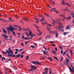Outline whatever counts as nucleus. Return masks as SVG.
I'll list each match as a JSON object with an SVG mask.
<instances>
[{"label": "nucleus", "mask_w": 74, "mask_h": 74, "mask_svg": "<svg viewBox=\"0 0 74 74\" xmlns=\"http://www.w3.org/2000/svg\"><path fill=\"white\" fill-rule=\"evenodd\" d=\"M8 50H6V52L7 53H8V56L10 57H12V58H14V57H17V58H19L21 55L20 54H17V55H15L14 54L13 55V51H12L11 50V48L9 47L8 48Z\"/></svg>", "instance_id": "f257e3e1"}, {"label": "nucleus", "mask_w": 74, "mask_h": 74, "mask_svg": "<svg viewBox=\"0 0 74 74\" xmlns=\"http://www.w3.org/2000/svg\"><path fill=\"white\" fill-rule=\"evenodd\" d=\"M61 28V29L60 30V32H64V26L61 23H60L59 24V28L58 29V30H59Z\"/></svg>", "instance_id": "f03ea898"}, {"label": "nucleus", "mask_w": 74, "mask_h": 74, "mask_svg": "<svg viewBox=\"0 0 74 74\" xmlns=\"http://www.w3.org/2000/svg\"><path fill=\"white\" fill-rule=\"evenodd\" d=\"M6 29L7 30H10V32H12V31H14L15 30L14 29V28L12 27V26L11 25H10L9 26V27L6 28Z\"/></svg>", "instance_id": "7ed1b4c3"}, {"label": "nucleus", "mask_w": 74, "mask_h": 74, "mask_svg": "<svg viewBox=\"0 0 74 74\" xmlns=\"http://www.w3.org/2000/svg\"><path fill=\"white\" fill-rule=\"evenodd\" d=\"M29 67H31V69L29 70V71H33L34 70L37 69L36 67L34 65H31Z\"/></svg>", "instance_id": "20e7f679"}, {"label": "nucleus", "mask_w": 74, "mask_h": 74, "mask_svg": "<svg viewBox=\"0 0 74 74\" xmlns=\"http://www.w3.org/2000/svg\"><path fill=\"white\" fill-rule=\"evenodd\" d=\"M1 36L4 37V38L5 39V40H8V36L7 35L5 34H2Z\"/></svg>", "instance_id": "39448f33"}, {"label": "nucleus", "mask_w": 74, "mask_h": 74, "mask_svg": "<svg viewBox=\"0 0 74 74\" xmlns=\"http://www.w3.org/2000/svg\"><path fill=\"white\" fill-rule=\"evenodd\" d=\"M72 64H71V67H72V69H71V67H70V66L69 67V68H70V71H71V72H72V73H74V67H73V66L72 65H71Z\"/></svg>", "instance_id": "423d86ee"}, {"label": "nucleus", "mask_w": 74, "mask_h": 74, "mask_svg": "<svg viewBox=\"0 0 74 74\" xmlns=\"http://www.w3.org/2000/svg\"><path fill=\"white\" fill-rule=\"evenodd\" d=\"M53 11V12H56V13H57V14H59V12H57V10H56V8H53V9L51 10V12H52V11Z\"/></svg>", "instance_id": "0eeeda50"}, {"label": "nucleus", "mask_w": 74, "mask_h": 74, "mask_svg": "<svg viewBox=\"0 0 74 74\" xmlns=\"http://www.w3.org/2000/svg\"><path fill=\"white\" fill-rule=\"evenodd\" d=\"M32 63L33 64H38V65H40L41 64L40 63L37 61H34V62L32 61Z\"/></svg>", "instance_id": "6e6552de"}, {"label": "nucleus", "mask_w": 74, "mask_h": 74, "mask_svg": "<svg viewBox=\"0 0 74 74\" xmlns=\"http://www.w3.org/2000/svg\"><path fill=\"white\" fill-rule=\"evenodd\" d=\"M48 71V68H45V73H46V74H47Z\"/></svg>", "instance_id": "1a4fd4ad"}, {"label": "nucleus", "mask_w": 74, "mask_h": 74, "mask_svg": "<svg viewBox=\"0 0 74 74\" xmlns=\"http://www.w3.org/2000/svg\"><path fill=\"white\" fill-rule=\"evenodd\" d=\"M2 29L4 33L5 34H7V31L6 30H5L4 29L2 28Z\"/></svg>", "instance_id": "9d476101"}, {"label": "nucleus", "mask_w": 74, "mask_h": 74, "mask_svg": "<svg viewBox=\"0 0 74 74\" xmlns=\"http://www.w3.org/2000/svg\"><path fill=\"white\" fill-rule=\"evenodd\" d=\"M18 29H19L18 31H22V28L21 27L19 26H18Z\"/></svg>", "instance_id": "9b49d317"}, {"label": "nucleus", "mask_w": 74, "mask_h": 74, "mask_svg": "<svg viewBox=\"0 0 74 74\" xmlns=\"http://www.w3.org/2000/svg\"><path fill=\"white\" fill-rule=\"evenodd\" d=\"M40 22H44V21H45V19L44 18H42L40 20Z\"/></svg>", "instance_id": "f8f14e48"}, {"label": "nucleus", "mask_w": 74, "mask_h": 74, "mask_svg": "<svg viewBox=\"0 0 74 74\" xmlns=\"http://www.w3.org/2000/svg\"><path fill=\"white\" fill-rule=\"evenodd\" d=\"M34 26H35L37 28V29H40V27H39L37 26V25H35L34 24Z\"/></svg>", "instance_id": "ddd939ff"}, {"label": "nucleus", "mask_w": 74, "mask_h": 74, "mask_svg": "<svg viewBox=\"0 0 74 74\" xmlns=\"http://www.w3.org/2000/svg\"><path fill=\"white\" fill-rule=\"evenodd\" d=\"M12 32V33L13 34L14 36H16V34H15V33L14 32H12H12Z\"/></svg>", "instance_id": "4468645a"}, {"label": "nucleus", "mask_w": 74, "mask_h": 74, "mask_svg": "<svg viewBox=\"0 0 74 74\" xmlns=\"http://www.w3.org/2000/svg\"><path fill=\"white\" fill-rule=\"evenodd\" d=\"M48 59H49V60L50 62H52V58L48 57Z\"/></svg>", "instance_id": "2eb2a0df"}, {"label": "nucleus", "mask_w": 74, "mask_h": 74, "mask_svg": "<svg viewBox=\"0 0 74 74\" xmlns=\"http://www.w3.org/2000/svg\"><path fill=\"white\" fill-rule=\"evenodd\" d=\"M25 34H26L27 37H29V33H28L25 32Z\"/></svg>", "instance_id": "dca6fc26"}, {"label": "nucleus", "mask_w": 74, "mask_h": 74, "mask_svg": "<svg viewBox=\"0 0 74 74\" xmlns=\"http://www.w3.org/2000/svg\"><path fill=\"white\" fill-rule=\"evenodd\" d=\"M64 11H66V10H68V11H69L70 12V11H69V10H68V9H64L63 10H62Z\"/></svg>", "instance_id": "f3484780"}, {"label": "nucleus", "mask_w": 74, "mask_h": 74, "mask_svg": "<svg viewBox=\"0 0 74 74\" xmlns=\"http://www.w3.org/2000/svg\"><path fill=\"white\" fill-rule=\"evenodd\" d=\"M66 30H69L70 29V27L68 26H66Z\"/></svg>", "instance_id": "a211bd4d"}, {"label": "nucleus", "mask_w": 74, "mask_h": 74, "mask_svg": "<svg viewBox=\"0 0 74 74\" xmlns=\"http://www.w3.org/2000/svg\"><path fill=\"white\" fill-rule=\"evenodd\" d=\"M52 21L53 22V23H52V24L53 25V26H54L55 25H54V24H55V23H56V22L55 21L53 20H52Z\"/></svg>", "instance_id": "6ab92c4d"}, {"label": "nucleus", "mask_w": 74, "mask_h": 74, "mask_svg": "<svg viewBox=\"0 0 74 74\" xmlns=\"http://www.w3.org/2000/svg\"><path fill=\"white\" fill-rule=\"evenodd\" d=\"M64 2H65V1L64 0H62V3L61 4H62L64 5V4H65V3H64Z\"/></svg>", "instance_id": "aec40b11"}, {"label": "nucleus", "mask_w": 74, "mask_h": 74, "mask_svg": "<svg viewBox=\"0 0 74 74\" xmlns=\"http://www.w3.org/2000/svg\"><path fill=\"white\" fill-rule=\"evenodd\" d=\"M3 54H5V55H7V52H6L4 51H3L2 52Z\"/></svg>", "instance_id": "412c9836"}, {"label": "nucleus", "mask_w": 74, "mask_h": 74, "mask_svg": "<svg viewBox=\"0 0 74 74\" xmlns=\"http://www.w3.org/2000/svg\"><path fill=\"white\" fill-rule=\"evenodd\" d=\"M65 5H68L69 7H71V6H70V4H69V3H65Z\"/></svg>", "instance_id": "4be33fe9"}, {"label": "nucleus", "mask_w": 74, "mask_h": 74, "mask_svg": "<svg viewBox=\"0 0 74 74\" xmlns=\"http://www.w3.org/2000/svg\"><path fill=\"white\" fill-rule=\"evenodd\" d=\"M24 19H25V20H26V21H27V22H29V20H28L27 18L26 17H24Z\"/></svg>", "instance_id": "5701e85b"}, {"label": "nucleus", "mask_w": 74, "mask_h": 74, "mask_svg": "<svg viewBox=\"0 0 74 74\" xmlns=\"http://www.w3.org/2000/svg\"><path fill=\"white\" fill-rule=\"evenodd\" d=\"M46 38H51V36L49 35H47Z\"/></svg>", "instance_id": "b1692460"}, {"label": "nucleus", "mask_w": 74, "mask_h": 74, "mask_svg": "<svg viewBox=\"0 0 74 74\" xmlns=\"http://www.w3.org/2000/svg\"><path fill=\"white\" fill-rule=\"evenodd\" d=\"M40 34L37 33V34L38 35V36H41V35H42V32H39Z\"/></svg>", "instance_id": "393cba45"}, {"label": "nucleus", "mask_w": 74, "mask_h": 74, "mask_svg": "<svg viewBox=\"0 0 74 74\" xmlns=\"http://www.w3.org/2000/svg\"><path fill=\"white\" fill-rule=\"evenodd\" d=\"M47 29L48 30H49V31H50L51 30V29H50V28H49V27H47Z\"/></svg>", "instance_id": "a878e982"}, {"label": "nucleus", "mask_w": 74, "mask_h": 74, "mask_svg": "<svg viewBox=\"0 0 74 74\" xmlns=\"http://www.w3.org/2000/svg\"><path fill=\"white\" fill-rule=\"evenodd\" d=\"M59 34H58L57 32L56 33V37H58V35Z\"/></svg>", "instance_id": "bb28decb"}, {"label": "nucleus", "mask_w": 74, "mask_h": 74, "mask_svg": "<svg viewBox=\"0 0 74 74\" xmlns=\"http://www.w3.org/2000/svg\"><path fill=\"white\" fill-rule=\"evenodd\" d=\"M29 35H31V34H32V31L29 30Z\"/></svg>", "instance_id": "cd10ccee"}, {"label": "nucleus", "mask_w": 74, "mask_h": 74, "mask_svg": "<svg viewBox=\"0 0 74 74\" xmlns=\"http://www.w3.org/2000/svg\"><path fill=\"white\" fill-rule=\"evenodd\" d=\"M25 36H23V35L21 38H22V39H25Z\"/></svg>", "instance_id": "c85d7f7f"}, {"label": "nucleus", "mask_w": 74, "mask_h": 74, "mask_svg": "<svg viewBox=\"0 0 74 74\" xmlns=\"http://www.w3.org/2000/svg\"><path fill=\"white\" fill-rule=\"evenodd\" d=\"M71 19V17L70 16H69L66 18V19H67V20L68 19Z\"/></svg>", "instance_id": "c756f323"}, {"label": "nucleus", "mask_w": 74, "mask_h": 74, "mask_svg": "<svg viewBox=\"0 0 74 74\" xmlns=\"http://www.w3.org/2000/svg\"><path fill=\"white\" fill-rule=\"evenodd\" d=\"M61 17H63L64 16V15H63L62 14H60L59 15Z\"/></svg>", "instance_id": "7c9ffc66"}, {"label": "nucleus", "mask_w": 74, "mask_h": 74, "mask_svg": "<svg viewBox=\"0 0 74 74\" xmlns=\"http://www.w3.org/2000/svg\"><path fill=\"white\" fill-rule=\"evenodd\" d=\"M54 59H56V60H57L58 61L59 60L58 59V58H57L56 57H54Z\"/></svg>", "instance_id": "2f4dec72"}, {"label": "nucleus", "mask_w": 74, "mask_h": 74, "mask_svg": "<svg viewBox=\"0 0 74 74\" xmlns=\"http://www.w3.org/2000/svg\"><path fill=\"white\" fill-rule=\"evenodd\" d=\"M37 31H38V32H39V33H41L42 32H41V31H40V30L39 29H37Z\"/></svg>", "instance_id": "473e14b6"}, {"label": "nucleus", "mask_w": 74, "mask_h": 74, "mask_svg": "<svg viewBox=\"0 0 74 74\" xmlns=\"http://www.w3.org/2000/svg\"><path fill=\"white\" fill-rule=\"evenodd\" d=\"M9 20H10V21L11 22H12V21H13L12 20V18H9Z\"/></svg>", "instance_id": "72a5a7b5"}, {"label": "nucleus", "mask_w": 74, "mask_h": 74, "mask_svg": "<svg viewBox=\"0 0 74 74\" xmlns=\"http://www.w3.org/2000/svg\"><path fill=\"white\" fill-rule=\"evenodd\" d=\"M66 51H64V52L62 53V55L64 56L65 54H66Z\"/></svg>", "instance_id": "f704fd0d"}, {"label": "nucleus", "mask_w": 74, "mask_h": 74, "mask_svg": "<svg viewBox=\"0 0 74 74\" xmlns=\"http://www.w3.org/2000/svg\"><path fill=\"white\" fill-rule=\"evenodd\" d=\"M45 15L47 16H48V17H49V15H48V14H47V13H45Z\"/></svg>", "instance_id": "c9c22d12"}, {"label": "nucleus", "mask_w": 74, "mask_h": 74, "mask_svg": "<svg viewBox=\"0 0 74 74\" xmlns=\"http://www.w3.org/2000/svg\"><path fill=\"white\" fill-rule=\"evenodd\" d=\"M2 21H3V22H6V21L5 20H4V19H2Z\"/></svg>", "instance_id": "e433bc0d"}, {"label": "nucleus", "mask_w": 74, "mask_h": 74, "mask_svg": "<svg viewBox=\"0 0 74 74\" xmlns=\"http://www.w3.org/2000/svg\"><path fill=\"white\" fill-rule=\"evenodd\" d=\"M23 50V49H20L18 51V52H21V51H22Z\"/></svg>", "instance_id": "4c0bfd02"}, {"label": "nucleus", "mask_w": 74, "mask_h": 74, "mask_svg": "<svg viewBox=\"0 0 74 74\" xmlns=\"http://www.w3.org/2000/svg\"><path fill=\"white\" fill-rule=\"evenodd\" d=\"M29 36H30L31 37H33V34H31V35H30Z\"/></svg>", "instance_id": "58836bf2"}, {"label": "nucleus", "mask_w": 74, "mask_h": 74, "mask_svg": "<svg viewBox=\"0 0 74 74\" xmlns=\"http://www.w3.org/2000/svg\"><path fill=\"white\" fill-rule=\"evenodd\" d=\"M52 52H53L54 53H56V52L54 51H53V50H52Z\"/></svg>", "instance_id": "ea45409f"}, {"label": "nucleus", "mask_w": 74, "mask_h": 74, "mask_svg": "<svg viewBox=\"0 0 74 74\" xmlns=\"http://www.w3.org/2000/svg\"><path fill=\"white\" fill-rule=\"evenodd\" d=\"M38 22H39V21H38V19L37 20H36V23H38Z\"/></svg>", "instance_id": "a19ab883"}, {"label": "nucleus", "mask_w": 74, "mask_h": 74, "mask_svg": "<svg viewBox=\"0 0 74 74\" xmlns=\"http://www.w3.org/2000/svg\"><path fill=\"white\" fill-rule=\"evenodd\" d=\"M66 62H69L70 61V60H69V59H67L66 58Z\"/></svg>", "instance_id": "79ce46f5"}, {"label": "nucleus", "mask_w": 74, "mask_h": 74, "mask_svg": "<svg viewBox=\"0 0 74 74\" xmlns=\"http://www.w3.org/2000/svg\"><path fill=\"white\" fill-rule=\"evenodd\" d=\"M42 23L43 25H44L45 24H46V23L44 22H42Z\"/></svg>", "instance_id": "37998d69"}, {"label": "nucleus", "mask_w": 74, "mask_h": 74, "mask_svg": "<svg viewBox=\"0 0 74 74\" xmlns=\"http://www.w3.org/2000/svg\"><path fill=\"white\" fill-rule=\"evenodd\" d=\"M50 33H51V34H53L54 33H55L54 32H53V31H51L50 32Z\"/></svg>", "instance_id": "c03bdc74"}, {"label": "nucleus", "mask_w": 74, "mask_h": 74, "mask_svg": "<svg viewBox=\"0 0 74 74\" xmlns=\"http://www.w3.org/2000/svg\"><path fill=\"white\" fill-rule=\"evenodd\" d=\"M38 16H39V17H40L41 18L42 17V16L41 15H40V14L38 15Z\"/></svg>", "instance_id": "a18cd8bd"}, {"label": "nucleus", "mask_w": 74, "mask_h": 74, "mask_svg": "<svg viewBox=\"0 0 74 74\" xmlns=\"http://www.w3.org/2000/svg\"><path fill=\"white\" fill-rule=\"evenodd\" d=\"M43 53H44V54H47V53H45V50L43 51Z\"/></svg>", "instance_id": "49530a36"}, {"label": "nucleus", "mask_w": 74, "mask_h": 74, "mask_svg": "<svg viewBox=\"0 0 74 74\" xmlns=\"http://www.w3.org/2000/svg\"><path fill=\"white\" fill-rule=\"evenodd\" d=\"M29 59V56H27V57L26 58V60L27 59Z\"/></svg>", "instance_id": "de8ad7c7"}, {"label": "nucleus", "mask_w": 74, "mask_h": 74, "mask_svg": "<svg viewBox=\"0 0 74 74\" xmlns=\"http://www.w3.org/2000/svg\"><path fill=\"white\" fill-rule=\"evenodd\" d=\"M59 47L60 49H63V48H62V46H59Z\"/></svg>", "instance_id": "09e8293b"}, {"label": "nucleus", "mask_w": 74, "mask_h": 74, "mask_svg": "<svg viewBox=\"0 0 74 74\" xmlns=\"http://www.w3.org/2000/svg\"><path fill=\"white\" fill-rule=\"evenodd\" d=\"M56 45L54 44V45H52L51 46V47H55Z\"/></svg>", "instance_id": "8fccbe9b"}, {"label": "nucleus", "mask_w": 74, "mask_h": 74, "mask_svg": "<svg viewBox=\"0 0 74 74\" xmlns=\"http://www.w3.org/2000/svg\"><path fill=\"white\" fill-rule=\"evenodd\" d=\"M31 47L32 48H35V46H31Z\"/></svg>", "instance_id": "3c124183"}, {"label": "nucleus", "mask_w": 74, "mask_h": 74, "mask_svg": "<svg viewBox=\"0 0 74 74\" xmlns=\"http://www.w3.org/2000/svg\"><path fill=\"white\" fill-rule=\"evenodd\" d=\"M47 26H52V25L51 24H49V25H47Z\"/></svg>", "instance_id": "603ef678"}, {"label": "nucleus", "mask_w": 74, "mask_h": 74, "mask_svg": "<svg viewBox=\"0 0 74 74\" xmlns=\"http://www.w3.org/2000/svg\"><path fill=\"white\" fill-rule=\"evenodd\" d=\"M63 50H62H62H61V53H60L61 54H62V53H63Z\"/></svg>", "instance_id": "864d4df0"}, {"label": "nucleus", "mask_w": 74, "mask_h": 74, "mask_svg": "<svg viewBox=\"0 0 74 74\" xmlns=\"http://www.w3.org/2000/svg\"><path fill=\"white\" fill-rule=\"evenodd\" d=\"M61 60L60 61V62H62V60H63V57H61Z\"/></svg>", "instance_id": "5fc2aeb1"}, {"label": "nucleus", "mask_w": 74, "mask_h": 74, "mask_svg": "<svg viewBox=\"0 0 74 74\" xmlns=\"http://www.w3.org/2000/svg\"><path fill=\"white\" fill-rule=\"evenodd\" d=\"M65 63L67 65H69V63H68V62H66Z\"/></svg>", "instance_id": "6e6d98bb"}, {"label": "nucleus", "mask_w": 74, "mask_h": 74, "mask_svg": "<svg viewBox=\"0 0 74 74\" xmlns=\"http://www.w3.org/2000/svg\"><path fill=\"white\" fill-rule=\"evenodd\" d=\"M23 58V55L21 56L20 57V58Z\"/></svg>", "instance_id": "4d7b16f0"}, {"label": "nucleus", "mask_w": 74, "mask_h": 74, "mask_svg": "<svg viewBox=\"0 0 74 74\" xmlns=\"http://www.w3.org/2000/svg\"><path fill=\"white\" fill-rule=\"evenodd\" d=\"M25 31H28L29 30V29H25Z\"/></svg>", "instance_id": "13d9d810"}, {"label": "nucleus", "mask_w": 74, "mask_h": 74, "mask_svg": "<svg viewBox=\"0 0 74 74\" xmlns=\"http://www.w3.org/2000/svg\"><path fill=\"white\" fill-rule=\"evenodd\" d=\"M16 50V52H17V51H18V49H15Z\"/></svg>", "instance_id": "bf43d9fd"}, {"label": "nucleus", "mask_w": 74, "mask_h": 74, "mask_svg": "<svg viewBox=\"0 0 74 74\" xmlns=\"http://www.w3.org/2000/svg\"><path fill=\"white\" fill-rule=\"evenodd\" d=\"M64 35H66V34H67V33L66 32H64L63 33Z\"/></svg>", "instance_id": "052dcab7"}, {"label": "nucleus", "mask_w": 74, "mask_h": 74, "mask_svg": "<svg viewBox=\"0 0 74 74\" xmlns=\"http://www.w3.org/2000/svg\"><path fill=\"white\" fill-rule=\"evenodd\" d=\"M12 42H15V40L14 39L12 40Z\"/></svg>", "instance_id": "680f3d73"}, {"label": "nucleus", "mask_w": 74, "mask_h": 74, "mask_svg": "<svg viewBox=\"0 0 74 74\" xmlns=\"http://www.w3.org/2000/svg\"><path fill=\"white\" fill-rule=\"evenodd\" d=\"M74 14L73 13V12H72L71 13V15H73Z\"/></svg>", "instance_id": "e2e57ef3"}, {"label": "nucleus", "mask_w": 74, "mask_h": 74, "mask_svg": "<svg viewBox=\"0 0 74 74\" xmlns=\"http://www.w3.org/2000/svg\"><path fill=\"white\" fill-rule=\"evenodd\" d=\"M5 74H8V72L6 71H5Z\"/></svg>", "instance_id": "0e129e2a"}, {"label": "nucleus", "mask_w": 74, "mask_h": 74, "mask_svg": "<svg viewBox=\"0 0 74 74\" xmlns=\"http://www.w3.org/2000/svg\"><path fill=\"white\" fill-rule=\"evenodd\" d=\"M7 59L8 61H11V59Z\"/></svg>", "instance_id": "69168bd1"}, {"label": "nucleus", "mask_w": 74, "mask_h": 74, "mask_svg": "<svg viewBox=\"0 0 74 74\" xmlns=\"http://www.w3.org/2000/svg\"><path fill=\"white\" fill-rule=\"evenodd\" d=\"M15 17H16V18H18V15H15Z\"/></svg>", "instance_id": "338daca9"}, {"label": "nucleus", "mask_w": 74, "mask_h": 74, "mask_svg": "<svg viewBox=\"0 0 74 74\" xmlns=\"http://www.w3.org/2000/svg\"><path fill=\"white\" fill-rule=\"evenodd\" d=\"M70 52L71 53H73V51H72V50L70 51Z\"/></svg>", "instance_id": "774afa93"}]
</instances>
